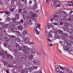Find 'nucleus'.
Segmentation results:
<instances>
[{"mask_svg":"<svg viewBox=\"0 0 73 73\" xmlns=\"http://www.w3.org/2000/svg\"><path fill=\"white\" fill-rule=\"evenodd\" d=\"M8 26H9V25H8V24H7L6 25H4L3 26V28H7V27H8Z\"/></svg>","mask_w":73,"mask_h":73,"instance_id":"nucleus-42","label":"nucleus"},{"mask_svg":"<svg viewBox=\"0 0 73 73\" xmlns=\"http://www.w3.org/2000/svg\"><path fill=\"white\" fill-rule=\"evenodd\" d=\"M16 3V1H14L13 0L11 1V4L12 5H13V4H15Z\"/></svg>","mask_w":73,"mask_h":73,"instance_id":"nucleus-43","label":"nucleus"},{"mask_svg":"<svg viewBox=\"0 0 73 73\" xmlns=\"http://www.w3.org/2000/svg\"><path fill=\"white\" fill-rule=\"evenodd\" d=\"M68 5L69 6H73V2H69L68 3Z\"/></svg>","mask_w":73,"mask_h":73,"instance_id":"nucleus-30","label":"nucleus"},{"mask_svg":"<svg viewBox=\"0 0 73 73\" xmlns=\"http://www.w3.org/2000/svg\"><path fill=\"white\" fill-rule=\"evenodd\" d=\"M36 33L37 35H39V33H40L39 31H38L37 30H36Z\"/></svg>","mask_w":73,"mask_h":73,"instance_id":"nucleus-54","label":"nucleus"},{"mask_svg":"<svg viewBox=\"0 0 73 73\" xmlns=\"http://www.w3.org/2000/svg\"><path fill=\"white\" fill-rule=\"evenodd\" d=\"M34 6L35 7L33 8V9L34 10H36V8H37V3H35Z\"/></svg>","mask_w":73,"mask_h":73,"instance_id":"nucleus-33","label":"nucleus"},{"mask_svg":"<svg viewBox=\"0 0 73 73\" xmlns=\"http://www.w3.org/2000/svg\"><path fill=\"white\" fill-rule=\"evenodd\" d=\"M38 73H42V71L41 70H39L38 71Z\"/></svg>","mask_w":73,"mask_h":73,"instance_id":"nucleus-64","label":"nucleus"},{"mask_svg":"<svg viewBox=\"0 0 73 73\" xmlns=\"http://www.w3.org/2000/svg\"><path fill=\"white\" fill-rule=\"evenodd\" d=\"M52 35L51 34L48 35H47V37H52Z\"/></svg>","mask_w":73,"mask_h":73,"instance_id":"nucleus-41","label":"nucleus"},{"mask_svg":"<svg viewBox=\"0 0 73 73\" xmlns=\"http://www.w3.org/2000/svg\"><path fill=\"white\" fill-rule=\"evenodd\" d=\"M25 59H26V56H25L24 55H23L22 56L21 58H17V61L18 62H20L21 61V60H22V61H24V60H25Z\"/></svg>","mask_w":73,"mask_h":73,"instance_id":"nucleus-5","label":"nucleus"},{"mask_svg":"<svg viewBox=\"0 0 73 73\" xmlns=\"http://www.w3.org/2000/svg\"><path fill=\"white\" fill-rule=\"evenodd\" d=\"M15 17L17 19V20H19L20 18V16L18 14H16L15 15Z\"/></svg>","mask_w":73,"mask_h":73,"instance_id":"nucleus-24","label":"nucleus"},{"mask_svg":"<svg viewBox=\"0 0 73 73\" xmlns=\"http://www.w3.org/2000/svg\"><path fill=\"white\" fill-rule=\"evenodd\" d=\"M18 11L19 13H21V12H22V11H21V9H19Z\"/></svg>","mask_w":73,"mask_h":73,"instance_id":"nucleus-53","label":"nucleus"},{"mask_svg":"<svg viewBox=\"0 0 73 73\" xmlns=\"http://www.w3.org/2000/svg\"><path fill=\"white\" fill-rule=\"evenodd\" d=\"M13 52L14 53L16 54L17 53H18V50L16 49H14Z\"/></svg>","mask_w":73,"mask_h":73,"instance_id":"nucleus-34","label":"nucleus"},{"mask_svg":"<svg viewBox=\"0 0 73 73\" xmlns=\"http://www.w3.org/2000/svg\"><path fill=\"white\" fill-rule=\"evenodd\" d=\"M17 41L18 42H21V39L19 38H17Z\"/></svg>","mask_w":73,"mask_h":73,"instance_id":"nucleus-35","label":"nucleus"},{"mask_svg":"<svg viewBox=\"0 0 73 73\" xmlns=\"http://www.w3.org/2000/svg\"><path fill=\"white\" fill-rule=\"evenodd\" d=\"M28 69L29 70V71L30 72H32V70H33V68L32 67H30V68H28Z\"/></svg>","mask_w":73,"mask_h":73,"instance_id":"nucleus-38","label":"nucleus"},{"mask_svg":"<svg viewBox=\"0 0 73 73\" xmlns=\"http://www.w3.org/2000/svg\"><path fill=\"white\" fill-rule=\"evenodd\" d=\"M25 65H26L27 66H30V64L28 62H26L25 63Z\"/></svg>","mask_w":73,"mask_h":73,"instance_id":"nucleus-44","label":"nucleus"},{"mask_svg":"<svg viewBox=\"0 0 73 73\" xmlns=\"http://www.w3.org/2000/svg\"><path fill=\"white\" fill-rule=\"evenodd\" d=\"M60 37V36L58 35L57 34H56L55 35H54V38H53V40H56L57 38H59Z\"/></svg>","mask_w":73,"mask_h":73,"instance_id":"nucleus-11","label":"nucleus"},{"mask_svg":"<svg viewBox=\"0 0 73 73\" xmlns=\"http://www.w3.org/2000/svg\"><path fill=\"white\" fill-rule=\"evenodd\" d=\"M27 11H25L23 13L24 15L25 16H27Z\"/></svg>","mask_w":73,"mask_h":73,"instance_id":"nucleus-40","label":"nucleus"},{"mask_svg":"<svg viewBox=\"0 0 73 73\" xmlns=\"http://www.w3.org/2000/svg\"><path fill=\"white\" fill-rule=\"evenodd\" d=\"M11 39L12 40H15L16 38V37L14 36H11Z\"/></svg>","mask_w":73,"mask_h":73,"instance_id":"nucleus-26","label":"nucleus"},{"mask_svg":"<svg viewBox=\"0 0 73 73\" xmlns=\"http://www.w3.org/2000/svg\"><path fill=\"white\" fill-rule=\"evenodd\" d=\"M65 26H67V27H68V26H69V23H65Z\"/></svg>","mask_w":73,"mask_h":73,"instance_id":"nucleus-49","label":"nucleus"},{"mask_svg":"<svg viewBox=\"0 0 73 73\" xmlns=\"http://www.w3.org/2000/svg\"><path fill=\"white\" fill-rule=\"evenodd\" d=\"M56 71L57 73H60V72L61 71L59 69V67L58 66H57V68L56 69Z\"/></svg>","mask_w":73,"mask_h":73,"instance_id":"nucleus-17","label":"nucleus"},{"mask_svg":"<svg viewBox=\"0 0 73 73\" xmlns=\"http://www.w3.org/2000/svg\"><path fill=\"white\" fill-rule=\"evenodd\" d=\"M25 1H23V5H25V4H26V3L27 2Z\"/></svg>","mask_w":73,"mask_h":73,"instance_id":"nucleus-55","label":"nucleus"},{"mask_svg":"<svg viewBox=\"0 0 73 73\" xmlns=\"http://www.w3.org/2000/svg\"><path fill=\"white\" fill-rule=\"evenodd\" d=\"M16 34L17 35H18L19 36H21V34L20 33L19 31H17L16 32Z\"/></svg>","mask_w":73,"mask_h":73,"instance_id":"nucleus-27","label":"nucleus"},{"mask_svg":"<svg viewBox=\"0 0 73 73\" xmlns=\"http://www.w3.org/2000/svg\"><path fill=\"white\" fill-rule=\"evenodd\" d=\"M17 25H18V27H20V26H21V25H21V22H18V23Z\"/></svg>","mask_w":73,"mask_h":73,"instance_id":"nucleus-39","label":"nucleus"},{"mask_svg":"<svg viewBox=\"0 0 73 73\" xmlns=\"http://www.w3.org/2000/svg\"><path fill=\"white\" fill-rule=\"evenodd\" d=\"M10 21V18L9 17H7V19H6V21Z\"/></svg>","mask_w":73,"mask_h":73,"instance_id":"nucleus-46","label":"nucleus"},{"mask_svg":"<svg viewBox=\"0 0 73 73\" xmlns=\"http://www.w3.org/2000/svg\"><path fill=\"white\" fill-rule=\"evenodd\" d=\"M58 66L59 68H60V69H61V70H63V71L64 70V68L59 65H58Z\"/></svg>","mask_w":73,"mask_h":73,"instance_id":"nucleus-32","label":"nucleus"},{"mask_svg":"<svg viewBox=\"0 0 73 73\" xmlns=\"http://www.w3.org/2000/svg\"><path fill=\"white\" fill-rule=\"evenodd\" d=\"M11 26L13 27H16L17 25V24L15 22L12 21L11 23Z\"/></svg>","mask_w":73,"mask_h":73,"instance_id":"nucleus-10","label":"nucleus"},{"mask_svg":"<svg viewBox=\"0 0 73 73\" xmlns=\"http://www.w3.org/2000/svg\"><path fill=\"white\" fill-rule=\"evenodd\" d=\"M64 70H66V72H69L70 73H73L72 71L70 68H68V67H65L64 68Z\"/></svg>","mask_w":73,"mask_h":73,"instance_id":"nucleus-8","label":"nucleus"},{"mask_svg":"<svg viewBox=\"0 0 73 73\" xmlns=\"http://www.w3.org/2000/svg\"><path fill=\"white\" fill-rule=\"evenodd\" d=\"M54 1V4L55 6H56V7H60V2L57 1H55V0H53Z\"/></svg>","mask_w":73,"mask_h":73,"instance_id":"nucleus-7","label":"nucleus"},{"mask_svg":"<svg viewBox=\"0 0 73 73\" xmlns=\"http://www.w3.org/2000/svg\"><path fill=\"white\" fill-rule=\"evenodd\" d=\"M3 1L1 0H0V4H3Z\"/></svg>","mask_w":73,"mask_h":73,"instance_id":"nucleus-63","label":"nucleus"},{"mask_svg":"<svg viewBox=\"0 0 73 73\" xmlns=\"http://www.w3.org/2000/svg\"><path fill=\"white\" fill-rule=\"evenodd\" d=\"M25 40L26 43H29V39L28 38H25Z\"/></svg>","mask_w":73,"mask_h":73,"instance_id":"nucleus-28","label":"nucleus"},{"mask_svg":"<svg viewBox=\"0 0 73 73\" xmlns=\"http://www.w3.org/2000/svg\"><path fill=\"white\" fill-rule=\"evenodd\" d=\"M68 36V34L66 33H63L62 34V36L63 38H66Z\"/></svg>","mask_w":73,"mask_h":73,"instance_id":"nucleus-15","label":"nucleus"},{"mask_svg":"<svg viewBox=\"0 0 73 73\" xmlns=\"http://www.w3.org/2000/svg\"><path fill=\"white\" fill-rule=\"evenodd\" d=\"M73 12V9H72V10H71L69 13V14L70 15H71L72 14V13Z\"/></svg>","mask_w":73,"mask_h":73,"instance_id":"nucleus-50","label":"nucleus"},{"mask_svg":"<svg viewBox=\"0 0 73 73\" xmlns=\"http://www.w3.org/2000/svg\"><path fill=\"white\" fill-rule=\"evenodd\" d=\"M2 52L3 53L1 52H0V55L1 57L2 58V59H3V60H4V59H5V58H4V55H5V56L8 57L9 56V55L8 54L7 52L6 51H4V50H2Z\"/></svg>","mask_w":73,"mask_h":73,"instance_id":"nucleus-3","label":"nucleus"},{"mask_svg":"<svg viewBox=\"0 0 73 73\" xmlns=\"http://www.w3.org/2000/svg\"><path fill=\"white\" fill-rule=\"evenodd\" d=\"M4 25V24L3 23H0V25L1 26H3Z\"/></svg>","mask_w":73,"mask_h":73,"instance_id":"nucleus-57","label":"nucleus"},{"mask_svg":"<svg viewBox=\"0 0 73 73\" xmlns=\"http://www.w3.org/2000/svg\"><path fill=\"white\" fill-rule=\"evenodd\" d=\"M28 70L27 68H25L22 70V73H28Z\"/></svg>","mask_w":73,"mask_h":73,"instance_id":"nucleus-14","label":"nucleus"},{"mask_svg":"<svg viewBox=\"0 0 73 73\" xmlns=\"http://www.w3.org/2000/svg\"><path fill=\"white\" fill-rule=\"evenodd\" d=\"M37 68L38 67L37 66H34L33 67V68L34 69H37Z\"/></svg>","mask_w":73,"mask_h":73,"instance_id":"nucleus-52","label":"nucleus"},{"mask_svg":"<svg viewBox=\"0 0 73 73\" xmlns=\"http://www.w3.org/2000/svg\"><path fill=\"white\" fill-rule=\"evenodd\" d=\"M70 38H72V39H73V35H70Z\"/></svg>","mask_w":73,"mask_h":73,"instance_id":"nucleus-58","label":"nucleus"},{"mask_svg":"<svg viewBox=\"0 0 73 73\" xmlns=\"http://www.w3.org/2000/svg\"><path fill=\"white\" fill-rule=\"evenodd\" d=\"M27 31L24 30L23 33V36H25L27 35Z\"/></svg>","mask_w":73,"mask_h":73,"instance_id":"nucleus-31","label":"nucleus"},{"mask_svg":"<svg viewBox=\"0 0 73 73\" xmlns=\"http://www.w3.org/2000/svg\"><path fill=\"white\" fill-rule=\"evenodd\" d=\"M20 22L21 23L23 24V23H24V20L22 19H21L20 20Z\"/></svg>","mask_w":73,"mask_h":73,"instance_id":"nucleus-56","label":"nucleus"},{"mask_svg":"<svg viewBox=\"0 0 73 73\" xmlns=\"http://www.w3.org/2000/svg\"><path fill=\"white\" fill-rule=\"evenodd\" d=\"M4 13H6V14H9V12H7V11H4Z\"/></svg>","mask_w":73,"mask_h":73,"instance_id":"nucleus-61","label":"nucleus"},{"mask_svg":"<svg viewBox=\"0 0 73 73\" xmlns=\"http://www.w3.org/2000/svg\"><path fill=\"white\" fill-rule=\"evenodd\" d=\"M28 23L30 25H32V22L31 21H29L28 22Z\"/></svg>","mask_w":73,"mask_h":73,"instance_id":"nucleus-59","label":"nucleus"},{"mask_svg":"<svg viewBox=\"0 0 73 73\" xmlns=\"http://www.w3.org/2000/svg\"><path fill=\"white\" fill-rule=\"evenodd\" d=\"M6 23H7V24H8V25H9V24H11V22L10 21H6Z\"/></svg>","mask_w":73,"mask_h":73,"instance_id":"nucleus-48","label":"nucleus"},{"mask_svg":"<svg viewBox=\"0 0 73 73\" xmlns=\"http://www.w3.org/2000/svg\"><path fill=\"white\" fill-rule=\"evenodd\" d=\"M38 23V22H36V23L35 24H36V25H36V28H38V27H40V25L38 23Z\"/></svg>","mask_w":73,"mask_h":73,"instance_id":"nucleus-36","label":"nucleus"},{"mask_svg":"<svg viewBox=\"0 0 73 73\" xmlns=\"http://www.w3.org/2000/svg\"><path fill=\"white\" fill-rule=\"evenodd\" d=\"M51 27L53 28V26H52V25H51V24H48L46 27V29H48L50 28Z\"/></svg>","mask_w":73,"mask_h":73,"instance_id":"nucleus-13","label":"nucleus"},{"mask_svg":"<svg viewBox=\"0 0 73 73\" xmlns=\"http://www.w3.org/2000/svg\"><path fill=\"white\" fill-rule=\"evenodd\" d=\"M68 26H65L64 27V31H66L67 30H68Z\"/></svg>","mask_w":73,"mask_h":73,"instance_id":"nucleus-23","label":"nucleus"},{"mask_svg":"<svg viewBox=\"0 0 73 73\" xmlns=\"http://www.w3.org/2000/svg\"><path fill=\"white\" fill-rule=\"evenodd\" d=\"M62 11H61V10H60L58 11V13L59 15L58 16V17H61L62 16Z\"/></svg>","mask_w":73,"mask_h":73,"instance_id":"nucleus-12","label":"nucleus"},{"mask_svg":"<svg viewBox=\"0 0 73 73\" xmlns=\"http://www.w3.org/2000/svg\"><path fill=\"white\" fill-rule=\"evenodd\" d=\"M68 32L70 34H73V30L72 29H70L68 30Z\"/></svg>","mask_w":73,"mask_h":73,"instance_id":"nucleus-29","label":"nucleus"},{"mask_svg":"<svg viewBox=\"0 0 73 73\" xmlns=\"http://www.w3.org/2000/svg\"><path fill=\"white\" fill-rule=\"evenodd\" d=\"M35 65H39L40 64V62L38 60H36L34 62Z\"/></svg>","mask_w":73,"mask_h":73,"instance_id":"nucleus-19","label":"nucleus"},{"mask_svg":"<svg viewBox=\"0 0 73 73\" xmlns=\"http://www.w3.org/2000/svg\"><path fill=\"white\" fill-rule=\"evenodd\" d=\"M15 4L16 5H19L20 4V2L19 1H15Z\"/></svg>","mask_w":73,"mask_h":73,"instance_id":"nucleus-25","label":"nucleus"},{"mask_svg":"<svg viewBox=\"0 0 73 73\" xmlns=\"http://www.w3.org/2000/svg\"><path fill=\"white\" fill-rule=\"evenodd\" d=\"M73 44V40L72 42L70 41H68L67 42V46H64L63 47L64 49V50H70L71 51L72 47L71 44Z\"/></svg>","mask_w":73,"mask_h":73,"instance_id":"nucleus-2","label":"nucleus"},{"mask_svg":"<svg viewBox=\"0 0 73 73\" xmlns=\"http://www.w3.org/2000/svg\"><path fill=\"white\" fill-rule=\"evenodd\" d=\"M5 40L6 41H9V38H5Z\"/></svg>","mask_w":73,"mask_h":73,"instance_id":"nucleus-51","label":"nucleus"},{"mask_svg":"<svg viewBox=\"0 0 73 73\" xmlns=\"http://www.w3.org/2000/svg\"><path fill=\"white\" fill-rule=\"evenodd\" d=\"M30 15H31L33 17L31 20L33 21H36V18L35 17L36 16V14L34 13L32 11H31L30 12Z\"/></svg>","mask_w":73,"mask_h":73,"instance_id":"nucleus-4","label":"nucleus"},{"mask_svg":"<svg viewBox=\"0 0 73 73\" xmlns=\"http://www.w3.org/2000/svg\"><path fill=\"white\" fill-rule=\"evenodd\" d=\"M47 39L48 41H49V42H51L52 41V40H50V39L49 38H47Z\"/></svg>","mask_w":73,"mask_h":73,"instance_id":"nucleus-60","label":"nucleus"},{"mask_svg":"<svg viewBox=\"0 0 73 73\" xmlns=\"http://www.w3.org/2000/svg\"><path fill=\"white\" fill-rule=\"evenodd\" d=\"M68 14H66V12L62 11V16H63V17H68Z\"/></svg>","mask_w":73,"mask_h":73,"instance_id":"nucleus-9","label":"nucleus"},{"mask_svg":"<svg viewBox=\"0 0 73 73\" xmlns=\"http://www.w3.org/2000/svg\"><path fill=\"white\" fill-rule=\"evenodd\" d=\"M17 28L18 29H19V31H22V29H23V26L22 25H21L20 26L17 27Z\"/></svg>","mask_w":73,"mask_h":73,"instance_id":"nucleus-21","label":"nucleus"},{"mask_svg":"<svg viewBox=\"0 0 73 73\" xmlns=\"http://www.w3.org/2000/svg\"><path fill=\"white\" fill-rule=\"evenodd\" d=\"M23 48L24 49L23 50V52L29 54L28 57L29 60H32L33 56H35V53H38V50H37V48L35 46L29 48L27 46H23Z\"/></svg>","mask_w":73,"mask_h":73,"instance_id":"nucleus-1","label":"nucleus"},{"mask_svg":"<svg viewBox=\"0 0 73 73\" xmlns=\"http://www.w3.org/2000/svg\"><path fill=\"white\" fill-rule=\"evenodd\" d=\"M22 44H25L26 42H25V40H23L21 41Z\"/></svg>","mask_w":73,"mask_h":73,"instance_id":"nucleus-45","label":"nucleus"},{"mask_svg":"<svg viewBox=\"0 0 73 73\" xmlns=\"http://www.w3.org/2000/svg\"><path fill=\"white\" fill-rule=\"evenodd\" d=\"M13 66L15 67V66H17V63H16L15 62H14L13 64Z\"/></svg>","mask_w":73,"mask_h":73,"instance_id":"nucleus-37","label":"nucleus"},{"mask_svg":"<svg viewBox=\"0 0 73 73\" xmlns=\"http://www.w3.org/2000/svg\"><path fill=\"white\" fill-rule=\"evenodd\" d=\"M18 71L19 72H21L23 69V67L21 66H19L17 67Z\"/></svg>","mask_w":73,"mask_h":73,"instance_id":"nucleus-18","label":"nucleus"},{"mask_svg":"<svg viewBox=\"0 0 73 73\" xmlns=\"http://www.w3.org/2000/svg\"><path fill=\"white\" fill-rule=\"evenodd\" d=\"M11 31L15 33L17 31V30H16V29L15 28L13 27L12 28H11Z\"/></svg>","mask_w":73,"mask_h":73,"instance_id":"nucleus-20","label":"nucleus"},{"mask_svg":"<svg viewBox=\"0 0 73 73\" xmlns=\"http://www.w3.org/2000/svg\"><path fill=\"white\" fill-rule=\"evenodd\" d=\"M10 11L11 12H13L15 9V7L14 6H11L9 8Z\"/></svg>","mask_w":73,"mask_h":73,"instance_id":"nucleus-16","label":"nucleus"},{"mask_svg":"<svg viewBox=\"0 0 73 73\" xmlns=\"http://www.w3.org/2000/svg\"><path fill=\"white\" fill-rule=\"evenodd\" d=\"M17 19L15 17V18H13L12 19V20L13 21H16V20H17Z\"/></svg>","mask_w":73,"mask_h":73,"instance_id":"nucleus-47","label":"nucleus"},{"mask_svg":"<svg viewBox=\"0 0 73 73\" xmlns=\"http://www.w3.org/2000/svg\"><path fill=\"white\" fill-rule=\"evenodd\" d=\"M16 46L17 49H19V50H21L23 51L24 49V48H23V46H23V47H22V46H20L19 44L16 43Z\"/></svg>","mask_w":73,"mask_h":73,"instance_id":"nucleus-6","label":"nucleus"},{"mask_svg":"<svg viewBox=\"0 0 73 73\" xmlns=\"http://www.w3.org/2000/svg\"><path fill=\"white\" fill-rule=\"evenodd\" d=\"M4 46H5L6 47H7V46H9V45L8 44V42L6 41L5 43H4L3 44Z\"/></svg>","mask_w":73,"mask_h":73,"instance_id":"nucleus-22","label":"nucleus"},{"mask_svg":"<svg viewBox=\"0 0 73 73\" xmlns=\"http://www.w3.org/2000/svg\"><path fill=\"white\" fill-rule=\"evenodd\" d=\"M29 4H32V1H30L29 2Z\"/></svg>","mask_w":73,"mask_h":73,"instance_id":"nucleus-62","label":"nucleus"}]
</instances>
